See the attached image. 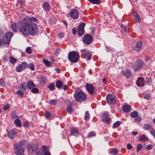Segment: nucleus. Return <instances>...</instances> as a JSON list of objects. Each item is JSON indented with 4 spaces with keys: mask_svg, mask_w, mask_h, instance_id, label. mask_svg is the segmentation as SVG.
<instances>
[{
    "mask_svg": "<svg viewBox=\"0 0 155 155\" xmlns=\"http://www.w3.org/2000/svg\"><path fill=\"white\" fill-rule=\"evenodd\" d=\"M37 19L34 17L26 16L22 21V26L19 29V31L23 35L28 36L29 34L34 35L37 33L38 27L36 24L32 21L36 22Z\"/></svg>",
    "mask_w": 155,
    "mask_h": 155,
    "instance_id": "obj_1",
    "label": "nucleus"
},
{
    "mask_svg": "<svg viewBox=\"0 0 155 155\" xmlns=\"http://www.w3.org/2000/svg\"><path fill=\"white\" fill-rule=\"evenodd\" d=\"M26 142L23 140L16 143L14 146L15 151L16 155H23L24 150V147L25 146Z\"/></svg>",
    "mask_w": 155,
    "mask_h": 155,
    "instance_id": "obj_2",
    "label": "nucleus"
},
{
    "mask_svg": "<svg viewBox=\"0 0 155 155\" xmlns=\"http://www.w3.org/2000/svg\"><path fill=\"white\" fill-rule=\"evenodd\" d=\"M68 57L69 60L73 63L77 62L79 59L78 53L74 51L70 52L68 54Z\"/></svg>",
    "mask_w": 155,
    "mask_h": 155,
    "instance_id": "obj_3",
    "label": "nucleus"
},
{
    "mask_svg": "<svg viewBox=\"0 0 155 155\" xmlns=\"http://www.w3.org/2000/svg\"><path fill=\"white\" fill-rule=\"evenodd\" d=\"M75 101L78 102L84 101L87 99L86 95L82 91L77 92L74 94Z\"/></svg>",
    "mask_w": 155,
    "mask_h": 155,
    "instance_id": "obj_4",
    "label": "nucleus"
},
{
    "mask_svg": "<svg viewBox=\"0 0 155 155\" xmlns=\"http://www.w3.org/2000/svg\"><path fill=\"white\" fill-rule=\"evenodd\" d=\"M107 101L109 104L113 105L116 102V97L112 94H108L107 97Z\"/></svg>",
    "mask_w": 155,
    "mask_h": 155,
    "instance_id": "obj_5",
    "label": "nucleus"
},
{
    "mask_svg": "<svg viewBox=\"0 0 155 155\" xmlns=\"http://www.w3.org/2000/svg\"><path fill=\"white\" fill-rule=\"evenodd\" d=\"M92 39V37L91 35L86 34L82 38V41L85 44L88 45L91 43Z\"/></svg>",
    "mask_w": 155,
    "mask_h": 155,
    "instance_id": "obj_6",
    "label": "nucleus"
},
{
    "mask_svg": "<svg viewBox=\"0 0 155 155\" xmlns=\"http://www.w3.org/2000/svg\"><path fill=\"white\" fill-rule=\"evenodd\" d=\"M13 35V33L12 32H8L6 33L3 37L2 40L5 43L9 44L11 39Z\"/></svg>",
    "mask_w": 155,
    "mask_h": 155,
    "instance_id": "obj_7",
    "label": "nucleus"
},
{
    "mask_svg": "<svg viewBox=\"0 0 155 155\" xmlns=\"http://www.w3.org/2000/svg\"><path fill=\"white\" fill-rule=\"evenodd\" d=\"M69 15L72 18L74 19H76L78 18L79 14L77 9H72L70 10Z\"/></svg>",
    "mask_w": 155,
    "mask_h": 155,
    "instance_id": "obj_8",
    "label": "nucleus"
},
{
    "mask_svg": "<svg viewBox=\"0 0 155 155\" xmlns=\"http://www.w3.org/2000/svg\"><path fill=\"white\" fill-rule=\"evenodd\" d=\"M87 90L91 95H93L94 94L95 87L92 84L87 83L85 86Z\"/></svg>",
    "mask_w": 155,
    "mask_h": 155,
    "instance_id": "obj_9",
    "label": "nucleus"
},
{
    "mask_svg": "<svg viewBox=\"0 0 155 155\" xmlns=\"http://www.w3.org/2000/svg\"><path fill=\"white\" fill-rule=\"evenodd\" d=\"M143 62L142 60H139L136 62L133 67V69L134 71H137L140 67L143 65Z\"/></svg>",
    "mask_w": 155,
    "mask_h": 155,
    "instance_id": "obj_10",
    "label": "nucleus"
},
{
    "mask_svg": "<svg viewBox=\"0 0 155 155\" xmlns=\"http://www.w3.org/2000/svg\"><path fill=\"white\" fill-rule=\"evenodd\" d=\"M85 24L82 23L80 24L78 26V35L81 36L84 33V26Z\"/></svg>",
    "mask_w": 155,
    "mask_h": 155,
    "instance_id": "obj_11",
    "label": "nucleus"
},
{
    "mask_svg": "<svg viewBox=\"0 0 155 155\" xmlns=\"http://www.w3.org/2000/svg\"><path fill=\"white\" fill-rule=\"evenodd\" d=\"M37 147V146L36 144L31 143L28 144L27 146V149L29 151L33 153L36 151Z\"/></svg>",
    "mask_w": 155,
    "mask_h": 155,
    "instance_id": "obj_12",
    "label": "nucleus"
},
{
    "mask_svg": "<svg viewBox=\"0 0 155 155\" xmlns=\"http://www.w3.org/2000/svg\"><path fill=\"white\" fill-rule=\"evenodd\" d=\"M110 118L108 117V114L107 112H105L103 114L102 121L107 124H109L110 122Z\"/></svg>",
    "mask_w": 155,
    "mask_h": 155,
    "instance_id": "obj_13",
    "label": "nucleus"
},
{
    "mask_svg": "<svg viewBox=\"0 0 155 155\" xmlns=\"http://www.w3.org/2000/svg\"><path fill=\"white\" fill-rule=\"evenodd\" d=\"M121 73L127 78L130 77L131 75V71L128 69H126L122 71Z\"/></svg>",
    "mask_w": 155,
    "mask_h": 155,
    "instance_id": "obj_14",
    "label": "nucleus"
},
{
    "mask_svg": "<svg viewBox=\"0 0 155 155\" xmlns=\"http://www.w3.org/2000/svg\"><path fill=\"white\" fill-rule=\"evenodd\" d=\"M143 45L142 42L141 41L137 42L136 46L133 47V50L136 51H140L142 48Z\"/></svg>",
    "mask_w": 155,
    "mask_h": 155,
    "instance_id": "obj_15",
    "label": "nucleus"
},
{
    "mask_svg": "<svg viewBox=\"0 0 155 155\" xmlns=\"http://www.w3.org/2000/svg\"><path fill=\"white\" fill-rule=\"evenodd\" d=\"M81 56L82 58H85L87 60H90L92 56L91 53L89 51L86 52L85 54L81 53Z\"/></svg>",
    "mask_w": 155,
    "mask_h": 155,
    "instance_id": "obj_16",
    "label": "nucleus"
},
{
    "mask_svg": "<svg viewBox=\"0 0 155 155\" xmlns=\"http://www.w3.org/2000/svg\"><path fill=\"white\" fill-rule=\"evenodd\" d=\"M137 85L139 87H143L144 85V79L143 77L138 78L136 81Z\"/></svg>",
    "mask_w": 155,
    "mask_h": 155,
    "instance_id": "obj_17",
    "label": "nucleus"
},
{
    "mask_svg": "<svg viewBox=\"0 0 155 155\" xmlns=\"http://www.w3.org/2000/svg\"><path fill=\"white\" fill-rule=\"evenodd\" d=\"M17 133L14 130H10L8 133V137L10 139H14L16 137Z\"/></svg>",
    "mask_w": 155,
    "mask_h": 155,
    "instance_id": "obj_18",
    "label": "nucleus"
},
{
    "mask_svg": "<svg viewBox=\"0 0 155 155\" xmlns=\"http://www.w3.org/2000/svg\"><path fill=\"white\" fill-rule=\"evenodd\" d=\"M27 87L28 89H31L33 87H35V85L31 81H28L27 83Z\"/></svg>",
    "mask_w": 155,
    "mask_h": 155,
    "instance_id": "obj_19",
    "label": "nucleus"
},
{
    "mask_svg": "<svg viewBox=\"0 0 155 155\" xmlns=\"http://www.w3.org/2000/svg\"><path fill=\"white\" fill-rule=\"evenodd\" d=\"M130 107L128 105H124L123 107V110L125 113L129 112L130 111Z\"/></svg>",
    "mask_w": 155,
    "mask_h": 155,
    "instance_id": "obj_20",
    "label": "nucleus"
},
{
    "mask_svg": "<svg viewBox=\"0 0 155 155\" xmlns=\"http://www.w3.org/2000/svg\"><path fill=\"white\" fill-rule=\"evenodd\" d=\"M71 133L72 135L75 136L77 137L79 135V133L78 131L74 128L71 129Z\"/></svg>",
    "mask_w": 155,
    "mask_h": 155,
    "instance_id": "obj_21",
    "label": "nucleus"
},
{
    "mask_svg": "<svg viewBox=\"0 0 155 155\" xmlns=\"http://www.w3.org/2000/svg\"><path fill=\"white\" fill-rule=\"evenodd\" d=\"M43 7L44 9L47 11H49L50 9V6L49 3L45 2L43 3Z\"/></svg>",
    "mask_w": 155,
    "mask_h": 155,
    "instance_id": "obj_22",
    "label": "nucleus"
},
{
    "mask_svg": "<svg viewBox=\"0 0 155 155\" xmlns=\"http://www.w3.org/2000/svg\"><path fill=\"white\" fill-rule=\"evenodd\" d=\"M47 148V147L45 146H43L42 147V151L44 153V155H51L50 152L48 151H47L46 150Z\"/></svg>",
    "mask_w": 155,
    "mask_h": 155,
    "instance_id": "obj_23",
    "label": "nucleus"
},
{
    "mask_svg": "<svg viewBox=\"0 0 155 155\" xmlns=\"http://www.w3.org/2000/svg\"><path fill=\"white\" fill-rule=\"evenodd\" d=\"M14 124L17 127H20L21 125V122L19 119H16L14 121Z\"/></svg>",
    "mask_w": 155,
    "mask_h": 155,
    "instance_id": "obj_24",
    "label": "nucleus"
},
{
    "mask_svg": "<svg viewBox=\"0 0 155 155\" xmlns=\"http://www.w3.org/2000/svg\"><path fill=\"white\" fill-rule=\"evenodd\" d=\"M139 140L142 141H147L149 140L148 137L145 135H142L140 137Z\"/></svg>",
    "mask_w": 155,
    "mask_h": 155,
    "instance_id": "obj_25",
    "label": "nucleus"
},
{
    "mask_svg": "<svg viewBox=\"0 0 155 155\" xmlns=\"http://www.w3.org/2000/svg\"><path fill=\"white\" fill-rule=\"evenodd\" d=\"M27 87L26 84L24 83H23L21 85H20V86H19V89H21L24 91L26 90Z\"/></svg>",
    "mask_w": 155,
    "mask_h": 155,
    "instance_id": "obj_26",
    "label": "nucleus"
},
{
    "mask_svg": "<svg viewBox=\"0 0 155 155\" xmlns=\"http://www.w3.org/2000/svg\"><path fill=\"white\" fill-rule=\"evenodd\" d=\"M144 127V130H150V131L151 130V129H153L152 126L150 124H145Z\"/></svg>",
    "mask_w": 155,
    "mask_h": 155,
    "instance_id": "obj_27",
    "label": "nucleus"
},
{
    "mask_svg": "<svg viewBox=\"0 0 155 155\" xmlns=\"http://www.w3.org/2000/svg\"><path fill=\"white\" fill-rule=\"evenodd\" d=\"M56 85L57 88H60L62 87L63 83L61 81H57L56 83Z\"/></svg>",
    "mask_w": 155,
    "mask_h": 155,
    "instance_id": "obj_28",
    "label": "nucleus"
},
{
    "mask_svg": "<svg viewBox=\"0 0 155 155\" xmlns=\"http://www.w3.org/2000/svg\"><path fill=\"white\" fill-rule=\"evenodd\" d=\"M11 27L12 31L14 32H16L17 29V25L15 23H13L11 25Z\"/></svg>",
    "mask_w": 155,
    "mask_h": 155,
    "instance_id": "obj_29",
    "label": "nucleus"
},
{
    "mask_svg": "<svg viewBox=\"0 0 155 155\" xmlns=\"http://www.w3.org/2000/svg\"><path fill=\"white\" fill-rule=\"evenodd\" d=\"M121 124V122L120 121H117L114 123L112 126V127L114 129L118 127Z\"/></svg>",
    "mask_w": 155,
    "mask_h": 155,
    "instance_id": "obj_30",
    "label": "nucleus"
},
{
    "mask_svg": "<svg viewBox=\"0 0 155 155\" xmlns=\"http://www.w3.org/2000/svg\"><path fill=\"white\" fill-rule=\"evenodd\" d=\"M91 3L94 4L99 5L100 3V0H88Z\"/></svg>",
    "mask_w": 155,
    "mask_h": 155,
    "instance_id": "obj_31",
    "label": "nucleus"
},
{
    "mask_svg": "<svg viewBox=\"0 0 155 155\" xmlns=\"http://www.w3.org/2000/svg\"><path fill=\"white\" fill-rule=\"evenodd\" d=\"M134 17L135 19L138 22L141 21V19L139 15L137 13L134 14Z\"/></svg>",
    "mask_w": 155,
    "mask_h": 155,
    "instance_id": "obj_32",
    "label": "nucleus"
},
{
    "mask_svg": "<svg viewBox=\"0 0 155 155\" xmlns=\"http://www.w3.org/2000/svg\"><path fill=\"white\" fill-rule=\"evenodd\" d=\"M23 66L21 64L19 65L16 67V70L17 72H20L21 71L23 70Z\"/></svg>",
    "mask_w": 155,
    "mask_h": 155,
    "instance_id": "obj_33",
    "label": "nucleus"
},
{
    "mask_svg": "<svg viewBox=\"0 0 155 155\" xmlns=\"http://www.w3.org/2000/svg\"><path fill=\"white\" fill-rule=\"evenodd\" d=\"M39 91V90L35 87H33L31 89V92L34 94H37Z\"/></svg>",
    "mask_w": 155,
    "mask_h": 155,
    "instance_id": "obj_34",
    "label": "nucleus"
},
{
    "mask_svg": "<svg viewBox=\"0 0 155 155\" xmlns=\"http://www.w3.org/2000/svg\"><path fill=\"white\" fill-rule=\"evenodd\" d=\"M90 114L88 111H86L84 115V119L86 120H88L90 118Z\"/></svg>",
    "mask_w": 155,
    "mask_h": 155,
    "instance_id": "obj_35",
    "label": "nucleus"
},
{
    "mask_svg": "<svg viewBox=\"0 0 155 155\" xmlns=\"http://www.w3.org/2000/svg\"><path fill=\"white\" fill-rule=\"evenodd\" d=\"M43 61L45 64L48 67L50 66L51 65V62L47 60L44 59Z\"/></svg>",
    "mask_w": 155,
    "mask_h": 155,
    "instance_id": "obj_36",
    "label": "nucleus"
},
{
    "mask_svg": "<svg viewBox=\"0 0 155 155\" xmlns=\"http://www.w3.org/2000/svg\"><path fill=\"white\" fill-rule=\"evenodd\" d=\"M131 117L133 118L136 117L138 116V113L136 111H134L130 113Z\"/></svg>",
    "mask_w": 155,
    "mask_h": 155,
    "instance_id": "obj_37",
    "label": "nucleus"
},
{
    "mask_svg": "<svg viewBox=\"0 0 155 155\" xmlns=\"http://www.w3.org/2000/svg\"><path fill=\"white\" fill-rule=\"evenodd\" d=\"M24 0H18L17 4L19 5V6L21 8L24 5Z\"/></svg>",
    "mask_w": 155,
    "mask_h": 155,
    "instance_id": "obj_38",
    "label": "nucleus"
},
{
    "mask_svg": "<svg viewBox=\"0 0 155 155\" xmlns=\"http://www.w3.org/2000/svg\"><path fill=\"white\" fill-rule=\"evenodd\" d=\"M96 135V133L94 131L91 132L87 135V137L89 138L91 137L95 136Z\"/></svg>",
    "mask_w": 155,
    "mask_h": 155,
    "instance_id": "obj_39",
    "label": "nucleus"
},
{
    "mask_svg": "<svg viewBox=\"0 0 155 155\" xmlns=\"http://www.w3.org/2000/svg\"><path fill=\"white\" fill-rule=\"evenodd\" d=\"M118 153V150L117 149L113 148L111 149L110 153L111 154H112L114 155H116Z\"/></svg>",
    "mask_w": 155,
    "mask_h": 155,
    "instance_id": "obj_40",
    "label": "nucleus"
},
{
    "mask_svg": "<svg viewBox=\"0 0 155 155\" xmlns=\"http://www.w3.org/2000/svg\"><path fill=\"white\" fill-rule=\"evenodd\" d=\"M48 88L51 91H53L55 88V86L54 83H52L49 85L48 86Z\"/></svg>",
    "mask_w": 155,
    "mask_h": 155,
    "instance_id": "obj_41",
    "label": "nucleus"
},
{
    "mask_svg": "<svg viewBox=\"0 0 155 155\" xmlns=\"http://www.w3.org/2000/svg\"><path fill=\"white\" fill-rule=\"evenodd\" d=\"M66 110L68 113H71L73 111V109H72L71 106H68L67 107Z\"/></svg>",
    "mask_w": 155,
    "mask_h": 155,
    "instance_id": "obj_42",
    "label": "nucleus"
},
{
    "mask_svg": "<svg viewBox=\"0 0 155 155\" xmlns=\"http://www.w3.org/2000/svg\"><path fill=\"white\" fill-rule=\"evenodd\" d=\"M21 65L23 66V68L26 69L28 67L29 64L25 62H22L21 63Z\"/></svg>",
    "mask_w": 155,
    "mask_h": 155,
    "instance_id": "obj_43",
    "label": "nucleus"
},
{
    "mask_svg": "<svg viewBox=\"0 0 155 155\" xmlns=\"http://www.w3.org/2000/svg\"><path fill=\"white\" fill-rule=\"evenodd\" d=\"M28 67L31 71H34L35 69L34 64L33 63H30Z\"/></svg>",
    "mask_w": 155,
    "mask_h": 155,
    "instance_id": "obj_44",
    "label": "nucleus"
},
{
    "mask_svg": "<svg viewBox=\"0 0 155 155\" xmlns=\"http://www.w3.org/2000/svg\"><path fill=\"white\" fill-rule=\"evenodd\" d=\"M57 103V101L56 100H52L49 102V104L52 106L55 105Z\"/></svg>",
    "mask_w": 155,
    "mask_h": 155,
    "instance_id": "obj_45",
    "label": "nucleus"
},
{
    "mask_svg": "<svg viewBox=\"0 0 155 155\" xmlns=\"http://www.w3.org/2000/svg\"><path fill=\"white\" fill-rule=\"evenodd\" d=\"M45 117L47 119L49 118L51 116V114L48 111H46L45 114Z\"/></svg>",
    "mask_w": 155,
    "mask_h": 155,
    "instance_id": "obj_46",
    "label": "nucleus"
},
{
    "mask_svg": "<svg viewBox=\"0 0 155 155\" xmlns=\"http://www.w3.org/2000/svg\"><path fill=\"white\" fill-rule=\"evenodd\" d=\"M10 62L12 64H14L17 61V60L16 59L12 56L10 58Z\"/></svg>",
    "mask_w": 155,
    "mask_h": 155,
    "instance_id": "obj_47",
    "label": "nucleus"
},
{
    "mask_svg": "<svg viewBox=\"0 0 155 155\" xmlns=\"http://www.w3.org/2000/svg\"><path fill=\"white\" fill-rule=\"evenodd\" d=\"M26 52L28 54H30L31 53V50L30 47H27L25 50Z\"/></svg>",
    "mask_w": 155,
    "mask_h": 155,
    "instance_id": "obj_48",
    "label": "nucleus"
},
{
    "mask_svg": "<svg viewBox=\"0 0 155 155\" xmlns=\"http://www.w3.org/2000/svg\"><path fill=\"white\" fill-rule=\"evenodd\" d=\"M17 116L16 113L12 111L11 113V117L12 119H14L17 117Z\"/></svg>",
    "mask_w": 155,
    "mask_h": 155,
    "instance_id": "obj_49",
    "label": "nucleus"
},
{
    "mask_svg": "<svg viewBox=\"0 0 155 155\" xmlns=\"http://www.w3.org/2000/svg\"><path fill=\"white\" fill-rule=\"evenodd\" d=\"M120 27L122 31L124 32H126V28L125 27L123 24H121L120 25Z\"/></svg>",
    "mask_w": 155,
    "mask_h": 155,
    "instance_id": "obj_50",
    "label": "nucleus"
},
{
    "mask_svg": "<svg viewBox=\"0 0 155 155\" xmlns=\"http://www.w3.org/2000/svg\"><path fill=\"white\" fill-rule=\"evenodd\" d=\"M142 148V146L140 144H139L137 146V151L138 152L140 150H141Z\"/></svg>",
    "mask_w": 155,
    "mask_h": 155,
    "instance_id": "obj_51",
    "label": "nucleus"
},
{
    "mask_svg": "<svg viewBox=\"0 0 155 155\" xmlns=\"http://www.w3.org/2000/svg\"><path fill=\"white\" fill-rule=\"evenodd\" d=\"M10 107V105L9 104H8L6 105H5L3 107V109L5 110H7Z\"/></svg>",
    "mask_w": 155,
    "mask_h": 155,
    "instance_id": "obj_52",
    "label": "nucleus"
},
{
    "mask_svg": "<svg viewBox=\"0 0 155 155\" xmlns=\"http://www.w3.org/2000/svg\"><path fill=\"white\" fill-rule=\"evenodd\" d=\"M146 81L147 84L150 85L152 82V79L150 78H147Z\"/></svg>",
    "mask_w": 155,
    "mask_h": 155,
    "instance_id": "obj_53",
    "label": "nucleus"
},
{
    "mask_svg": "<svg viewBox=\"0 0 155 155\" xmlns=\"http://www.w3.org/2000/svg\"><path fill=\"white\" fill-rule=\"evenodd\" d=\"M4 81L3 79H0V86L2 87H4Z\"/></svg>",
    "mask_w": 155,
    "mask_h": 155,
    "instance_id": "obj_54",
    "label": "nucleus"
},
{
    "mask_svg": "<svg viewBox=\"0 0 155 155\" xmlns=\"http://www.w3.org/2000/svg\"><path fill=\"white\" fill-rule=\"evenodd\" d=\"M18 95L20 96H23L24 95L23 93L20 90H18L16 92Z\"/></svg>",
    "mask_w": 155,
    "mask_h": 155,
    "instance_id": "obj_55",
    "label": "nucleus"
},
{
    "mask_svg": "<svg viewBox=\"0 0 155 155\" xmlns=\"http://www.w3.org/2000/svg\"><path fill=\"white\" fill-rule=\"evenodd\" d=\"M150 98V96L149 94H146L144 95V98L147 100H149Z\"/></svg>",
    "mask_w": 155,
    "mask_h": 155,
    "instance_id": "obj_56",
    "label": "nucleus"
},
{
    "mask_svg": "<svg viewBox=\"0 0 155 155\" xmlns=\"http://www.w3.org/2000/svg\"><path fill=\"white\" fill-rule=\"evenodd\" d=\"M46 78L45 77L41 76V81L43 83H45L46 81Z\"/></svg>",
    "mask_w": 155,
    "mask_h": 155,
    "instance_id": "obj_57",
    "label": "nucleus"
},
{
    "mask_svg": "<svg viewBox=\"0 0 155 155\" xmlns=\"http://www.w3.org/2000/svg\"><path fill=\"white\" fill-rule=\"evenodd\" d=\"M150 134L155 138V130L153 128L150 131Z\"/></svg>",
    "mask_w": 155,
    "mask_h": 155,
    "instance_id": "obj_58",
    "label": "nucleus"
},
{
    "mask_svg": "<svg viewBox=\"0 0 155 155\" xmlns=\"http://www.w3.org/2000/svg\"><path fill=\"white\" fill-rule=\"evenodd\" d=\"M153 148V146L150 144H149L146 147V148L148 150H151Z\"/></svg>",
    "mask_w": 155,
    "mask_h": 155,
    "instance_id": "obj_59",
    "label": "nucleus"
},
{
    "mask_svg": "<svg viewBox=\"0 0 155 155\" xmlns=\"http://www.w3.org/2000/svg\"><path fill=\"white\" fill-rule=\"evenodd\" d=\"M141 118L140 117H136L135 119V121L136 122H139L140 121Z\"/></svg>",
    "mask_w": 155,
    "mask_h": 155,
    "instance_id": "obj_60",
    "label": "nucleus"
},
{
    "mask_svg": "<svg viewBox=\"0 0 155 155\" xmlns=\"http://www.w3.org/2000/svg\"><path fill=\"white\" fill-rule=\"evenodd\" d=\"M24 126L28 127L29 125V123L28 121L25 122L23 124Z\"/></svg>",
    "mask_w": 155,
    "mask_h": 155,
    "instance_id": "obj_61",
    "label": "nucleus"
},
{
    "mask_svg": "<svg viewBox=\"0 0 155 155\" xmlns=\"http://www.w3.org/2000/svg\"><path fill=\"white\" fill-rule=\"evenodd\" d=\"M64 36V34L63 33H60L58 34V37L60 38L63 37Z\"/></svg>",
    "mask_w": 155,
    "mask_h": 155,
    "instance_id": "obj_62",
    "label": "nucleus"
},
{
    "mask_svg": "<svg viewBox=\"0 0 155 155\" xmlns=\"http://www.w3.org/2000/svg\"><path fill=\"white\" fill-rule=\"evenodd\" d=\"M132 148V146L131 144H128L127 146V148L128 149L130 150Z\"/></svg>",
    "mask_w": 155,
    "mask_h": 155,
    "instance_id": "obj_63",
    "label": "nucleus"
},
{
    "mask_svg": "<svg viewBox=\"0 0 155 155\" xmlns=\"http://www.w3.org/2000/svg\"><path fill=\"white\" fill-rule=\"evenodd\" d=\"M72 32L74 35H75L76 34L77 31L75 28H73L72 29Z\"/></svg>",
    "mask_w": 155,
    "mask_h": 155,
    "instance_id": "obj_64",
    "label": "nucleus"
}]
</instances>
